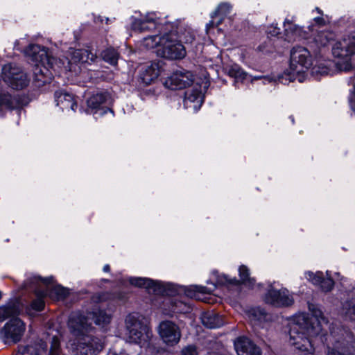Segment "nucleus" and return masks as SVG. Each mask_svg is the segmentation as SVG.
I'll list each match as a JSON object with an SVG mask.
<instances>
[{
  "label": "nucleus",
  "instance_id": "19",
  "mask_svg": "<svg viewBox=\"0 0 355 355\" xmlns=\"http://www.w3.org/2000/svg\"><path fill=\"white\" fill-rule=\"evenodd\" d=\"M215 288L214 285L211 288H207L202 286L192 285L185 289V294L190 298H195L198 300L205 301L209 303L205 295H210Z\"/></svg>",
  "mask_w": 355,
  "mask_h": 355
},
{
  "label": "nucleus",
  "instance_id": "26",
  "mask_svg": "<svg viewBox=\"0 0 355 355\" xmlns=\"http://www.w3.org/2000/svg\"><path fill=\"white\" fill-rule=\"evenodd\" d=\"M163 43V35H152L145 37L142 41V45L146 49H153L156 48V53L162 46Z\"/></svg>",
  "mask_w": 355,
  "mask_h": 355
},
{
  "label": "nucleus",
  "instance_id": "12",
  "mask_svg": "<svg viewBox=\"0 0 355 355\" xmlns=\"http://www.w3.org/2000/svg\"><path fill=\"white\" fill-rule=\"evenodd\" d=\"M25 331V324L19 318H14L7 322L1 331L2 339L6 343L19 341Z\"/></svg>",
  "mask_w": 355,
  "mask_h": 355
},
{
  "label": "nucleus",
  "instance_id": "25",
  "mask_svg": "<svg viewBox=\"0 0 355 355\" xmlns=\"http://www.w3.org/2000/svg\"><path fill=\"white\" fill-rule=\"evenodd\" d=\"M335 34L329 31H320L314 35V42L320 46L327 45L330 41L334 40Z\"/></svg>",
  "mask_w": 355,
  "mask_h": 355
},
{
  "label": "nucleus",
  "instance_id": "3",
  "mask_svg": "<svg viewBox=\"0 0 355 355\" xmlns=\"http://www.w3.org/2000/svg\"><path fill=\"white\" fill-rule=\"evenodd\" d=\"M89 318L98 325H104L110 322L111 316L104 311L98 309L89 313L87 318L78 313L71 314L69 318L68 326L74 337L71 345L75 346L76 349L82 354L94 355L103 349L104 342L88 334L90 329Z\"/></svg>",
  "mask_w": 355,
  "mask_h": 355
},
{
  "label": "nucleus",
  "instance_id": "1",
  "mask_svg": "<svg viewBox=\"0 0 355 355\" xmlns=\"http://www.w3.org/2000/svg\"><path fill=\"white\" fill-rule=\"evenodd\" d=\"M25 53L31 61L35 62L33 73L35 80L37 83L38 86L51 82L53 78V73L50 69L55 71L63 67L65 71H73L75 70L73 64L89 63L94 60V55L87 50L77 49L71 53L69 60L67 58V62L65 65L64 61L51 57L45 48L35 44L28 46Z\"/></svg>",
  "mask_w": 355,
  "mask_h": 355
},
{
  "label": "nucleus",
  "instance_id": "37",
  "mask_svg": "<svg viewBox=\"0 0 355 355\" xmlns=\"http://www.w3.org/2000/svg\"><path fill=\"white\" fill-rule=\"evenodd\" d=\"M304 275L306 279L314 285H320L324 277L323 272L321 271H318L315 273L311 271H308L306 272Z\"/></svg>",
  "mask_w": 355,
  "mask_h": 355
},
{
  "label": "nucleus",
  "instance_id": "14",
  "mask_svg": "<svg viewBox=\"0 0 355 355\" xmlns=\"http://www.w3.org/2000/svg\"><path fill=\"white\" fill-rule=\"evenodd\" d=\"M158 333L163 342L170 346L178 344L181 338L179 327L174 322L168 320L163 321L159 324Z\"/></svg>",
  "mask_w": 355,
  "mask_h": 355
},
{
  "label": "nucleus",
  "instance_id": "48",
  "mask_svg": "<svg viewBox=\"0 0 355 355\" xmlns=\"http://www.w3.org/2000/svg\"><path fill=\"white\" fill-rule=\"evenodd\" d=\"M258 49H259L260 51H265L264 48H263L261 46H259V47H258Z\"/></svg>",
  "mask_w": 355,
  "mask_h": 355
},
{
  "label": "nucleus",
  "instance_id": "16",
  "mask_svg": "<svg viewBox=\"0 0 355 355\" xmlns=\"http://www.w3.org/2000/svg\"><path fill=\"white\" fill-rule=\"evenodd\" d=\"M158 19L155 13L149 12L144 17L136 19L132 24V28L140 32L159 28Z\"/></svg>",
  "mask_w": 355,
  "mask_h": 355
},
{
  "label": "nucleus",
  "instance_id": "40",
  "mask_svg": "<svg viewBox=\"0 0 355 355\" xmlns=\"http://www.w3.org/2000/svg\"><path fill=\"white\" fill-rule=\"evenodd\" d=\"M314 12L318 14V15L315 16L313 19L314 23L318 26L325 25L327 20L323 17V12L319 8H315V10H313V13Z\"/></svg>",
  "mask_w": 355,
  "mask_h": 355
},
{
  "label": "nucleus",
  "instance_id": "29",
  "mask_svg": "<svg viewBox=\"0 0 355 355\" xmlns=\"http://www.w3.org/2000/svg\"><path fill=\"white\" fill-rule=\"evenodd\" d=\"M203 324L210 329L217 328L222 325L219 317L214 313L205 314L202 318Z\"/></svg>",
  "mask_w": 355,
  "mask_h": 355
},
{
  "label": "nucleus",
  "instance_id": "31",
  "mask_svg": "<svg viewBox=\"0 0 355 355\" xmlns=\"http://www.w3.org/2000/svg\"><path fill=\"white\" fill-rule=\"evenodd\" d=\"M241 282L249 287L254 285L255 280L250 277L249 269L245 266H241L239 269Z\"/></svg>",
  "mask_w": 355,
  "mask_h": 355
},
{
  "label": "nucleus",
  "instance_id": "4",
  "mask_svg": "<svg viewBox=\"0 0 355 355\" xmlns=\"http://www.w3.org/2000/svg\"><path fill=\"white\" fill-rule=\"evenodd\" d=\"M312 65V55L309 51L303 46H297L291 51L289 69L279 77V81L287 85L297 80L300 83L304 80L306 72Z\"/></svg>",
  "mask_w": 355,
  "mask_h": 355
},
{
  "label": "nucleus",
  "instance_id": "22",
  "mask_svg": "<svg viewBox=\"0 0 355 355\" xmlns=\"http://www.w3.org/2000/svg\"><path fill=\"white\" fill-rule=\"evenodd\" d=\"M128 281L130 284L137 287L145 288L148 289L149 292H150V291H153L155 293L159 292L161 289L160 284L150 279L142 277H130Z\"/></svg>",
  "mask_w": 355,
  "mask_h": 355
},
{
  "label": "nucleus",
  "instance_id": "10",
  "mask_svg": "<svg viewBox=\"0 0 355 355\" xmlns=\"http://www.w3.org/2000/svg\"><path fill=\"white\" fill-rule=\"evenodd\" d=\"M53 277L41 278L39 276H34L31 280V284H36L35 288V293L36 299L33 301L31 307L35 311H42L44 306L43 298L48 294L49 286L53 283Z\"/></svg>",
  "mask_w": 355,
  "mask_h": 355
},
{
  "label": "nucleus",
  "instance_id": "13",
  "mask_svg": "<svg viewBox=\"0 0 355 355\" xmlns=\"http://www.w3.org/2000/svg\"><path fill=\"white\" fill-rule=\"evenodd\" d=\"M193 76L189 71H177L168 76L163 84L165 87L175 90L182 89L193 83Z\"/></svg>",
  "mask_w": 355,
  "mask_h": 355
},
{
  "label": "nucleus",
  "instance_id": "2",
  "mask_svg": "<svg viewBox=\"0 0 355 355\" xmlns=\"http://www.w3.org/2000/svg\"><path fill=\"white\" fill-rule=\"evenodd\" d=\"M326 327L327 320L320 309L313 310L311 318L306 313L297 314L289 322V343L304 354H312L314 338Z\"/></svg>",
  "mask_w": 355,
  "mask_h": 355
},
{
  "label": "nucleus",
  "instance_id": "23",
  "mask_svg": "<svg viewBox=\"0 0 355 355\" xmlns=\"http://www.w3.org/2000/svg\"><path fill=\"white\" fill-rule=\"evenodd\" d=\"M231 8V6L227 3H220L218 6L217 10L211 15L212 20L207 25V28L209 29L210 27L214 26H218L220 24L221 18L229 14Z\"/></svg>",
  "mask_w": 355,
  "mask_h": 355
},
{
  "label": "nucleus",
  "instance_id": "41",
  "mask_svg": "<svg viewBox=\"0 0 355 355\" xmlns=\"http://www.w3.org/2000/svg\"><path fill=\"white\" fill-rule=\"evenodd\" d=\"M182 355H198V352L196 346L188 345L184 347L181 352Z\"/></svg>",
  "mask_w": 355,
  "mask_h": 355
},
{
  "label": "nucleus",
  "instance_id": "32",
  "mask_svg": "<svg viewBox=\"0 0 355 355\" xmlns=\"http://www.w3.org/2000/svg\"><path fill=\"white\" fill-rule=\"evenodd\" d=\"M15 106V99L10 94L0 91V111L14 108Z\"/></svg>",
  "mask_w": 355,
  "mask_h": 355
},
{
  "label": "nucleus",
  "instance_id": "24",
  "mask_svg": "<svg viewBox=\"0 0 355 355\" xmlns=\"http://www.w3.org/2000/svg\"><path fill=\"white\" fill-rule=\"evenodd\" d=\"M334 62L331 60L320 62L312 68V74L315 76L331 74Z\"/></svg>",
  "mask_w": 355,
  "mask_h": 355
},
{
  "label": "nucleus",
  "instance_id": "44",
  "mask_svg": "<svg viewBox=\"0 0 355 355\" xmlns=\"http://www.w3.org/2000/svg\"><path fill=\"white\" fill-rule=\"evenodd\" d=\"M328 355H345V354L340 353L336 349H332L331 351L329 352Z\"/></svg>",
  "mask_w": 355,
  "mask_h": 355
},
{
  "label": "nucleus",
  "instance_id": "11",
  "mask_svg": "<svg viewBox=\"0 0 355 355\" xmlns=\"http://www.w3.org/2000/svg\"><path fill=\"white\" fill-rule=\"evenodd\" d=\"M15 355H62L60 347V341L57 337L53 336L51 339V347L49 352L46 350V345L44 343L40 345L37 349L33 345H21Z\"/></svg>",
  "mask_w": 355,
  "mask_h": 355
},
{
  "label": "nucleus",
  "instance_id": "15",
  "mask_svg": "<svg viewBox=\"0 0 355 355\" xmlns=\"http://www.w3.org/2000/svg\"><path fill=\"white\" fill-rule=\"evenodd\" d=\"M264 300L266 303L275 306H287L293 303V296L285 288L280 290L270 288L265 295Z\"/></svg>",
  "mask_w": 355,
  "mask_h": 355
},
{
  "label": "nucleus",
  "instance_id": "35",
  "mask_svg": "<svg viewBox=\"0 0 355 355\" xmlns=\"http://www.w3.org/2000/svg\"><path fill=\"white\" fill-rule=\"evenodd\" d=\"M101 56L105 62L112 65H115L117 63L119 58L118 53L112 48L103 51L101 53Z\"/></svg>",
  "mask_w": 355,
  "mask_h": 355
},
{
  "label": "nucleus",
  "instance_id": "42",
  "mask_svg": "<svg viewBox=\"0 0 355 355\" xmlns=\"http://www.w3.org/2000/svg\"><path fill=\"white\" fill-rule=\"evenodd\" d=\"M349 104L351 110L355 114V84H353L352 89L348 98Z\"/></svg>",
  "mask_w": 355,
  "mask_h": 355
},
{
  "label": "nucleus",
  "instance_id": "49",
  "mask_svg": "<svg viewBox=\"0 0 355 355\" xmlns=\"http://www.w3.org/2000/svg\"><path fill=\"white\" fill-rule=\"evenodd\" d=\"M265 80L268 81V82H271L272 80V79L271 78H269V77L265 78Z\"/></svg>",
  "mask_w": 355,
  "mask_h": 355
},
{
  "label": "nucleus",
  "instance_id": "30",
  "mask_svg": "<svg viewBox=\"0 0 355 355\" xmlns=\"http://www.w3.org/2000/svg\"><path fill=\"white\" fill-rule=\"evenodd\" d=\"M19 311V308L15 304L0 306V321H3L8 317L17 315Z\"/></svg>",
  "mask_w": 355,
  "mask_h": 355
},
{
  "label": "nucleus",
  "instance_id": "34",
  "mask_svg": "<svg viewBox=\"0 0 355 355\" xmlns=\"http://www.w3.org/2000/svg\"><path fill=\"white\" fill-rule=\"evenodd\" d=\"M227 73L230 76L234 78L236 80H244L247 78L248 74L238 65H232L227 69Z\"/></svg>",
  "mask_w": 355,
  "mask_h": 355
},
{
  "label": "nucleus",
  "instance_id": "47",
  "mask_svg": "<svg viewBox=\"0 0 355 355\" xmlns=\"http://www.w3.org/2000/svg\"><path fill=\"white\" fill-rule=\"evenodd\" d=\"M103 270L104 272H109L110 271V266L107 264L105 265Z\"/></svg>",
  "mask_w": 355,
  "mask_h": 355
},
{
  "label": "nucleus",
  "instance_id": "9",
  "mask_svg": "<svg viewBox=\"0 0 355 355\" xmlns=\"http://www.w3.org/2000/svg\"><path fill=\"white\" fill-rule=\"evenodd\" d=\"M2 79L11 88L20 90L26 87L30 82L27 73L16 64H6L2 68Z\"/></svg>",
  "mask_w": 355,
  "mask_h": 355
},
{
  "label": "nucleus",
  "instance_id": "5",
  "mask_svg": "<svg viewBox=\"0 0 355 355\" xmlns=\"http://www.w3.org/2000/svg\"><path fill=\"white\" fill-rule=\"evenodd\" d=\"M125 322L127 341L141 347L147 346L153 334L149 327L141 322V316L137 313L130 314Z\"/></svg>",
  "mask_w": 355,
  "mask_h": 355
},
{
  "label": "nucleus",
  "instance_id": "45",
  "mask_svg": "<svg viewBox=\"0 0 355 355\" xmlns=\"http://www.w3.org/2000/svg\"><path fill=\"white\" fill-rule=\"evenodd\" d=\"M334 277L336 279L343 281L345 279L343 277H341L340 274L339 272H335L334 275H332V277Z\"/></svg>",
  "mask_w": 355,
  "mask_h": 355
},
{
  "label": "nucleus",
  "instance_id": "38",
  "mask_svg": "<svg viewBox=\"0 0 355 355\" xmlns=\"http://www.w3.org/2000/svg\"><path fill=\"white\" fill-rule=\"evenodd\" d=\"M69 292L68 290L60 285L54 286L49 293L51 297H55L58 300L64 298Z\"/></svg>",
  "mask_w": 355,
  "mask_h": 355
},
{
  "label": "nucleus",
  "instance_id": "36",
  "mask_svg": "<svg viewBox=\"0 0 355 355\" xmlns=\"http://www.w3.org/2000/svg\"><path fill=\"white\" fill-rule=\"evenodd\" d=\"M321 289L324 292L331 291L334 286V281L332 278L331 272L329 270L326 271V278L323 277L322 282L320 284Z\"/></svg>",
  "mask_w": 355,
  "mask_h": 355
},
{
  "label": "nucleus",
  "instance_id": "27",
  "mask_svg": "<svg viewBox=\"0 0 355 355\" xmlns=\"http://www.w3.org/2000/svg\"><path fill=\"white\" fill-rule=\"evenodd\" d=\"M105 101V96L103 94H96L92 96L87 100L88 108L92 111L96 112L101 108V106Z\"/></svg>",
  "mask_w": 355,
  "mask_h": 355
},
{
  "label": "nucleus",
  "instance_id": "18",
  "mask_svg": "<svg viewBox=\"0 0 355 355\" xmlns=\"http://www.w3.org/2000/svg\"><path fill=\"white\" fill-rule=\"evenodd\" d=\"M159 66L156 62H150L142 67L139 73V80L144 85L153 83L159 76Z\"/></svg>",
  "mask_w": 355,
  "mask_h": 355
},
{
  "label": "nucleus",
  "instance_id": "20",
  "mask_svg": "<svg viewBox=\"0 0 355 355\" xmlns=\"http://www.w3.org/2000/svg\"><path fill=\"white\" fill-rule=\"evenodd\" d=\"M56 105L62 110H71L75 111L77 108V103L74 96L64 92H57L55 94Z\"/></svg>",
  "mask_w": 355,
  "mask_h": 355
},
{
  "label": "nucleus",
  "instance_id": "33",
  "mask_svg": "<svg viewBox=\"0 0 355 355\" xmlns=\"http://www.w3.org/2000/svg\"><path fill=\"white\" fill-rule=\"evenodd\" d=\"M342 313L346 318L355 321V300L345 302L343 306Z\"/></svg>",
  "mask_w": 355,
  "mask_h": 355
},
{
  "label": "nucleus",
  "instance_id": "43",
  "mask_svg": "<svg viewBox=\"0 0 355 355\" xmlns=\"http://www.w3.org/2000/svg\"><path fill=\"white\" fill-rule=\"evenodd\" d=\"M189 308L181 302H175L173 305V308L171 311L173 313H181L184 311H187Z\"/></svg>",
  "mask_w": 355,
  "mask_h": 355
},
{
  "label": "nucleus",
  "instance_id": "46",
  "mask_svg": "<svg viewBox=\"0 0 355 355\" xmlns=\"http://www.w3.org/2000/svg\"><path fill=\"white\" fill-rule=\"evenodd\" d=\"M279 34V29L277 28H274L272 35H278Z\"/></svg>",
  "mask_w": 355,
  "mask_h": 355
},
{
  "label": "nucleus",
  "instance_id": "7",
  "mask_svg": "<svg viewBox=\"0 0 355 355\" xmlns=\"http://www.w3.org/2000/svg\"><path fill=\"white\" fill-rule=\"evenodd\" d=\"M202 76L203 78L197 79L192 87L185 92L184 107L193 112L201 107L205 93L210 84L207 72L203 73Z\"/></svg>",
  "mask_w": 355,
  "mask_h": 355
},
{
  "label": "nucleus",
  "instance_id": "21",
  "mask_svg": "<svg viewBox=\"0 0 355 355\" xmlns=\"http://www.w3.org/2000/svg\"><path fill=\"white\" fill-rule=\"evenodd\" d=\"M293 18L292 17V20L286 19L284 22V31L288 42L295 41L305 37L302 28L293 24Z\"/></svg>",
  "mask_w": 355,
  "mask_h": 355
},
{
  "label": "nucleus",
  "instance_id": "8",
  "mask_svg": "<svg viewBox=\"0 0 355 355\" xmlns=\"http://www.w3.org/2000/svg\"><path fill=\"white\" fill-rule=\"evenodd\" d=\"M162 46L157 51V55L168 59H182L186 55V49L173 31L163 34Z\"/></svg>",
  "mask_w": 355,
  "mask_h": 355
},
{
  "label": "nucleus",
  "instance_id": "50",
  "mask_svg": "<svg viewBox=\"0 0 355 355\" xmlns=\"http://www.w3.org/2000/svg\"><path fill=\"white\" fill-rule=\"evenodd\" d=\"M1 298V293L0 292V299Z\"/></svg>",
  "mask_w": 355,
  "mask_h": 355
},
{
  "label": "nucleus",
  "instance_id": "17",
  "mask_svg": "<svg viewBox=\"0 0 355 355\" xmlns=\"http://www.w3.org/2000/svg\"><path fill=\"white\" fill-rule=\"evenodd\" d=\"M234 347L238 355H261L259 347L254 345L250 339L241 337L234 342Z\"/></svg>",
  "mask_w": 355,
  "mask_h": 355
},
{
  "label": "nucleus",
  "instance_id": "6",
  "mask_svg": "<svg viewBox=\"0 0 355 355\" xmlns=\"http://www.w3.org/2000/svg\"><path fill=\"white\" fill-rule=\"evenodd\" d=\"M332 53L336 58L345 59L343 63H337L339 70L349 71L352 67L349 57L355 55V31L338 40L333 46Z\"/></svg>",
  "mask_w": 355,
  "mask_h": 355
},
{
  "label": "nucleus",
  "instance_id": "28",
  "mask_svg": "<svg viewBox=\"0 0 355 355\" xmlns=\"http://www.w3.org/2000/svg\"><path fill=\"white\" fill-rule=\"evenodd\" d=\"M176 34L179 40H182V44H190L194 40V35L189 28H184L183 27L178 28L177 31H173Z\"/></svg>",
  "mask_w": 355,
  "mask_h": 355
},
{
  "label": "nucleus",
  "instance_id": "39",
  "mask_svg": "<svg viewBox=\"0 0 355 355\" xmlns=\"http://www.w3.org/2000/svg\"><path fill=\"white\" fill-rule=\"evenodd\" d=\"M239 281L236 279H230L225 275H218L216 277V284L220 285L239 284Z\"/></svg>",
  "mask_w": 355,
  "mask_h": 355
}]
</instances>
